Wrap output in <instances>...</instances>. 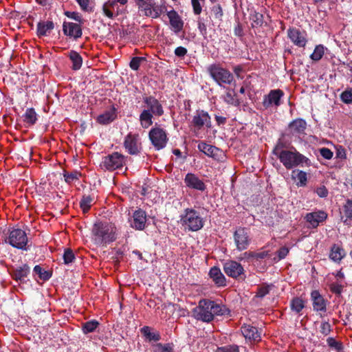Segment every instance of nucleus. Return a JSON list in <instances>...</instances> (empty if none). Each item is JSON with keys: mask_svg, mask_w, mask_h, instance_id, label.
I'll list each match as a JSON object with an SVG mask.
<instances>
[{"mask_svg": "<svg viewBox=\"0 0 352 352\" xmlns=\"http://www.w3.org/2000/svg\"><path fill=\"white\" fill-rule=\"evenodd\" d=\"M287 170L294 168L298 166L309 167L311 165L310 160L302 154L300 153L294 148L292 150L283 148V144L279 141L272 151Z\"/></svg>", "mask_w": 352, "mask_h": 352, "instance_id": "nucleus-1", "label": "nucleus"}, {"mask_svg": "<svg viewBox=\"0 0 352 352\" xmlns=\"http://www.w3.org/2000/svg\"><path fill=\"white\" fill-rule=\"evenodd\" d=\"M143 110L140 114L139 121L143 129H148L153 125L155 117L163 116L164 111L160 100L153 96H143Z\"/></svg>", "mask_w": 352, "mask_h": 352, "instance_id": "nucleus-2", "label": "nucleus"}, {"mask_svg": "<svg viewBox=\"0 0 352 352\" xmlns=\"http://www.w3.org/2000/svg\"><path fill=\"white\" fill-rule=\"evenodd\" d=\"M194 317L199 320L210 322L215 316H223L229 313L225 305L218 304L214 301L202 299L198 306L193 309Z\"/></svg>", "mask_w": 352, "mask_h": 352, "instance_id": "nucleus-3", "label": "nucleus"}, {"mask_svg": "<svg viewBox=\"0 0 352 352\" xmlns=\"http://www.w3.org/2000/svg\"><path fill=\"white\" fill-rule=\"evenodd\" d=\"M116 227L112 222L98 221L91 230L92 240L98 246H106L116 240Z\"/></svg>", "mask_w": 352, "mask_h": 352, "instance_id": "nucleus-4", "label": "nucleus"}, {"mask_svg": "<svg viewBox=\"0 0 352 352\" xmlns=\"http://www.w3.org/2000/svg\"><path fill=\"white\" fill-rule=\"evenodd\" d=\"M141 14L146 17L157 19L166 11L164 3H158L155 0H133Z\"/></svg>", "mask_w": 352, "mask_h": 352, "instance_id": "nucleus-5", "label": "nucleus"}, {"mask_svg": "<svg viewBox=\"0 0 352 352\" xmlns=\"http://www.w3.org/2000/svg\"><path fill=\"white\" fill-rule=\"evenodd\" d=\"M180 223L185 230L196 232L201 230L204 225V219L199 212L192 208H186L180 215Z\"/></svg>", "mask_w": 352, "mask_h": 352, "instance_id": "nucleus-6", "label": "nucleus"}, {"mask_svg": "<svg viewBox=\"0 0 352 352\" xmlns=\"http://www.w3.org/2000/svg\"><path fill=\"white\" fill-rule=\"evenodd\" d=\"M207 71L214 81L221 87L230 85L234 80V75L220 64L210 65L207 67Z\"/></svg>", "mask_w": 352, "mask_h": 352, "instance_id": "nucleus-7", "label": "nucleus"}, {"mask_svg": "<svg viewBox=\"0 0 352 352\" xmlns=\"http://www.w3.org/2000/svg\"><path fill=\"white\" fill-rule=\"evenodd\" d=\"M6 241L14 248L23 250H28V239L25 232L21 229L12 230Z\"/></svg>", "mask_w": 352, "mask_h": 352, "instance_id": "nucleus-8", "label": "nucleus"}, {"mask_svg": "<svg viewBox=\"0 0 352 352\" xmlns=\"http://www.w3.org/2000/svg\"><path fill=\"white\" fill-rule=\"evenodd\" d=\"M124 164V156L118 152L102 157L100 166L102 169L113 171L121 168Z\"/></svg>", "mask_w": 352, "mask_h": 352, "instance_id": "nucleus-9", "label": "nucleus"}, {"mask_svg": "<svg viewBox=\"0 0 352 352\" xmlns=\"http://www.w3.org/2000/svg\"><path fill=\"white\" fill-rule=\"evenodd\" d=\"M190 126L195 133L204 127L210 129L212 126L211 118L208 112L197 110L192 118Z\"/></svg>", "mask_w": 352, "mask_h": 352, "instance_id": "nucleus-10", "label": "nucleus"}, {"mask_svg": "<svg viewBox=\"0 0 352 352\" xmlns=\"http://www.w3.org/2000/svg\"><path fill=\"white\" fill-rule=\"evenodd\" d=\"M148 138L152 145L157 151L164 148L168 140L166 131L160 126L152 128L148 133Z\"/></svg>", "mask_w": 352, "mask_h": 352, "instance_id": "nucleus-11", "label": "nucleus"}, {"mask_svg": "<svg viewBox=\"0 0 352 352\" xmlns=\"http://www.w3.org/2000/svg\"><path fill=\"white\" fill-rule=\"evenodd\" d=\"M285 94L280 89H272L270 92L263 96L262 105L265 109L272 107L277 108L282 104V98Z\"/></svg>", "mask_w": 352, "mask_h": 352, "instance_id": "nucleus-12", "label": "nucleus"}, {"mask_svg": "<svg viewBox=\"0 0 352 352\" xmlns=\"http://www.w3.org/2000/svg\"><path fill=\"white\" fill-rule=\"evenodd\" d=\"M234 241L239 251L246 250L250 244V232L245 228L239 227L233 234Z\"/></svg>", "mask_w": 352, "mask_h": 352, "instance_id": "nucleus-13", "label": "nucleus"}, {"mask_svg": "<svg viewBox=\"0 0 352 352\" xmlns=\"http://www.w3.org/2000/svg\"><path fill=\"white\" fill-rule=\"evenodd\" d=\"M124 147L130 155L139 154L142 149L140 135L138 133H128L124 138Z\"/></svg>", "mask_w": 352, "mask_h": 352, "instance_id": "nucleus-14", "label": "nucleus"}, {"mask_svg": "<svg viewBox=\"0 0 352 352\" xmlns=\"http://www.w3.org/2000/svg\"><path fill=\"white\" fill-rule=\"evenodd\" d=\"M307 122L301 118H297L291 122L287 128V135L291 138L301 139L305 134Z\"/></svg>", "mask_w": 352, "mask_h": 352, "instance_id": "nucleus-15", "label": "nucleus"}, {"mask_svg": "<svg viewBox=\"0 0 352 352\" xmlns=\"http://www.w3.org/2000/svg\"><path fill=\"white\" fill-rule=\"evenodd\" d=\"M327 213L322 210H315L313 212H308L304 219L309 224V228H316L320 223H323L327 219Z\"/></svg>", "mask_w": 352, "mask_h": 352, "instance_id": "nucleus-16", "label": "nucleus"}, {"mask_svg": "<svg viewBox=\"0 0 352 352\" xmlns=\"http://www.w3.org/2000/svg\"><path fill=\"white\" fill-rule=\"evenodd\" d=\"M223 270L227 276L233 278H237L244 274L243 267L235 261H227L223 264Z\"/></svg>", "mask_w": 352, "mask_h": 352, "instance_id": "nucleus-17", "label": "nucleus"}, {"mask_svg": "<svg viewBox=\"0 0 352 352\" xmlns=\"http://www.w3.org/2000/svg\"><path fill=\"white\" fill-rule=\"evenodd\" d=\"M64 34L73 40H78L82 35L81 25L73 22L64 21L63 24Z\"/></svg>", "mask_w": 352, "mask_h": 352, "instance_id": "nucleus-18", "label": "nucleus"}, {"mask_svg": "<svg viewBox=\"0 0 352 352\" xmlns=\"http://www.w3.org/2000/svg\"><path fill=\"white\" fill-rule=\"evenodd\" d=\"M287 36L292 42L299 47L306 45L307 40L305 32H301L296 28H290L287 30Z\"/></svg>", "mask_w": 352, "mask_h": 352, "instance_id": "nucleus-19", "label": "nucleus"}, {"mask_svg": "<svg viewBox=\"0 0 352 352\" xmlns=\"http://www.w3.org/2000/svg\"><path fill=\"white\" fill-rule=\"evenodd\" d=\"M146 222V212L139 209L134 211L132 219L130 221L131 227L137 230H143Z\"/></svg>", "mask_w": 352, "mask_h": 352, "instance_id": "nucleus-20", "label": "nucleus"}, {"mask_svg": "<svg viewBox=\"0 0 352 352\" xmlns=\"http://www.w3.org/2000/svg\"><path fill=\"white\" fill-rule=\"evenodd\" d=\"M184 183L187 187L197 190L204 191L206 189L204 182L194 173H187L184 178Z\"/></svg>", "mask_w": 352, "mask_h": 352, "instance_id": "nucleus-21", "label": "nucleus"}, {"mask_svg": "<svg viewBox=\"0 0 352 352\" xmlns=\"http://www.w3.org/2000/svg\"><path fill=\"white\" fill-rule=\"evenodd\" d=\"M172 30L177 34L183 29L184 22L175 10L167 12Z\"/></svg>", "mask_w": 352, "mask_h": 352, "instance_id": "nucleus-22", "label": "nucleus"}, {"mask_svg": "<svg viewBox=\"0 0 352 352\" xmlns=\"http://www.w3.org/2000/svg\"><path fill=\"white\" fill-rule=\"evenodd\" d=\"M313 309L316 311H326L327 301L318 290H314L311 293Z\"/></svg>", "mask_w": 352, "mask_h": 352, "instance_id": "nucleus-23", "label": "nucleus"}, {"mask_svg": "<svg viewBox=\"0 0 352 352\" xmlns=\"http://www.w3.org/2000/svg\"><path fill=\"white\" fill-rule=\"evenodd\" d=\"M10 273L16 281L24 282L30 273V267L27 264H23L12 267Z\"/></svg>", "mask_w": 352, "mask_h": 352, "instance_id": "nucleus-24", "label": "nucleus"}, {"mask_svg": "<svg viewBox=\"0 0 352 352\" xmlns=\"http://www.w3.org/2000/svg\"><path fill=\"white\" fill-rule=\"evenodd\" d=\"M241 331L245 339L255 342L261 340V334L255 327L250 324H243L241 327Z\"/></svg>", "mask_w": 352, "mask_h": 352, "instance_id": "nucleus-25", "label": "nucleus"}, {"mask_svg": "<svg viewBox=\"0 0 352 352\" xmlns=\"http://www.w3.org/2000/svg\"><path fill=\"white\" fill-rule=\"evenodd\" d=\"M198 149L208 157L217 159L221 150L212 145L208 144L205 142H201L197 145Z\"/></svg>", "mask_w": 352, "mask_h": 352, "instance_id": "nucleus-26", "label": "nucleus"}, {"mask_svg": "<svg viewBox=\"0 0 352 352\" xmlns=\"http://www.w3.org/2000/svg\"><path fill=\"white\" fill-rule=\"evenodd\" d=\"M209 276L218 287H223L226 285V279L221 272V270L217 267H212L209 271Z\"/></svg>", "mask_w": 352, "mask_h": 352, "instance_id": "nucleus-27", "label": "nucleus"}, {"mask_svg": "<svg viewBox=\"0 0 352 352\" xmlns=\"http://www.w3.org/2000/svg\"><path fill=\"white\" fill-rule=\"evenodd\" d=\"M118 3L114 0H108L104 3L102 10L105 16L109 19H113L119 13Z\"/></svg>", "mask_w": 352, "mask_h": 352, "instance_id": "nucleus-28", "label": "nucleus"}, {"mask_svg": "<svg viewBox=\"0 0 352 352\" xmlns=\"http://www.w3.org/2000/svg\"><path fill=\"white\" fill-rule=\"evenodd\" d=\"M117 117L116 109L113 106L97 117V122L100 124H108L116 120Z\"/></svg>", "mask_w": 352, "mask_h": 352, "instance_id": "nucleus-29", "label": "nucleus"}, {"mask_svg": "<svg viewBox=\"0 0 352 352\" xmlns=\"http://www.w3.org/2000/svg\"><path fill=\"white\" fill-rule=\"evenodd\" d=\"M54 28V24L52 21H40L37 24V35L38 37L45 36L50 34Z\"/></svg>", "mask_w": 352, "mask_h": 352, "instance_id": "nucleus-30", "label": "nucleus"}, {"mask_svg": "<svg viewBox=\"0 0 352 352\" xmlns=\"http://www.w3.org/2000/svg\"><path fill=\"white\" fill-rule=\"evenodd\" d=\"M345 251L342 247L338 244H333L331 248L329 258L336 263H340L345 256Z\"/></svg>", "mask_w": 352, "mask_h": 352, "instance_id": "nucleus-31", "label": "nucleus"}, {"mask_svg": "<svg viewBox=\"0 0 352 352\" xmlns=\"http://www.w3.org/2000/svg\"><path fill=\"white\" fill-rule=\"evenodd\" d=\"M292 179L296 182V185L300 187H304L307 183V174L306 172L294 169L292 171Z\"/></svg>", "mask_w": 352, "mask_h": 352, "instance_id": "nucleus-32", "label": "nucleus"}, {"mask_svg": "<svg viewBox=\"0 0 352 352\" xmlns=\"http://www.w3.org/2000/svg\"><path fill=\"white\" fill-rule=\"evenodd\" d=\"M68 57L72 61L73 70H78L81 68L82 65V58L80 54L74 50H71L68 54Z\"/></svg>", "mask_w": 352, "mask_h": 352, "instance_id": "nucleus-33", "label": "nucleus"}, {"mask_svg": "<svg viewBox=\"0 0 352 352\" xmlns=\"http://www.w3.org/2000/svg\"><path fill=\"white\" fill-rule=\"evenodd\" d=\"M142 335L146 338L148 341H155L157 342L161 339V336L157 331H153L152 329L150 327L144 326L140 329Z\"/></svg>", "mask_w": 352, "mask_h": 352, "instance_id": "nucleus-34", "label": "nucleus"}, {"mask_svg": "<svg viewBox=\"0 0 352 352\" xmlns=\"http://www.w3.org/2000/svg\"><path fill=\"white\" fill-rule=\"evenodd\" d=\"M250 20L252 21V27L258 28L262 26L264 22V16L263 14L252 10L250 14Z\"/></svg>", "mask_w": 352, "mask_h": 352, "instance_id": "nucleus-35", "label": "nucleus"}, {"mask_svg": "<svg viewBox=\"0 0 352 352\" xmlns=\"http://www.w3.org/2000/svg\"><path fill=\"white\" fill-rule=\"evenodd\" d=\"M23 122L28 125H33L37 120V114L33 108H28L23 116Z\"/></svg>", "mask_w": 352, "mask_h": 352, "instance_id": "nucleus-36", "label": "nucleus"}, {"mask_svg": "<svg viewBox=\"0 0 352 352\" xmlns=\"http://www.w3.org/2000/svg\"><path fill=\"white\" fill-rule=\"evenodd\" d=\"M81 176V173L78 170H73L71 172L64 171L63 173L65 182L68 184H71L78 181Z\"/></svg>", "mask_w": 352, "mask_h": 352, "instance_id": "nucleus-37", "label": "nucleus"}, {"mask_svg": "<svg viewBox=\"0 0 352 352\" xmlns=\"http://www.w3.org/2000/svg\"><path fill=\"white\" fill-rule=\"evenodd\" d=\"M99 322L96 320H91L82 323V331L85 334L92 333L98 327Z\"/></svg>", "mask_w": 352, "mask_h": 352, "instance_id": "nucleus-38", "label": "nucleus"}, {"mask_svg": "<svg viewBox=\"0 0 352 352\" xmlns=\"http://www.w3.org/2000/svg\"><path fill=\"white\" fill-rule=\"evenodd\" d=\"M93 204L94 198L89 195H84L80 201V206L83 213H87Z\"/></svg>", "mask_w": 352, "mask_h": 352, "instance_id": "nucleus-39", "label": "nucleus"}, {"mask_svg": "<svg viewBox=\"0 0 352 352\" xmlns=\"http://www.w3.org/2000/svg\"><path fill=\"white\" fill-rule=\"evenodd\" d=\"M224 101L230 104L238 105L239 102L236 98V94L234 89H227L223 96Z\"/></svg>", "mask_w": 352, "mask_h": 352, "instance_id": "nucleus-40", "label": "nucleus"}, {"mask_svg": "<svg viewBox=\"0 0 352 352\" xmlns=\"http://www.w3.org/2000/svg\"><path fill=\"white\" fill-rule=\"evenodd\" d=\"M324 47L322 45H318L315 47L313 53L310 55V58L314 61L320 60L324 54Z\"/></svg>", "mask_w": 352, "mask_h": 352, "instance_id": "nucleus-41", "label": "nucleus"}, {"mask_svg": "<svg viewBox=\"0 0 352 352\" xmlns=\"http://www.w3.org/2000/svg\"><path fill=\"white\" fill-rule=\"evenodd\" d=\"M154 352H173V344L171 343H167L163 344L162 343H157L153 345Z\"/></svg>", "mask_w": 352, "mask_h": 352, "instance_id": "nucleus-42", "label": "nucleus"}, {"mask_svg": "<svg viewBox=\"0 0 352 352\" xmlns=\"http://www.w3.org/2000/svg\"><path fill=\"white\" fill-rule=\"evenodd\" d=\"M34 272L38 275L41 279L43 280H47L52 276L51 272L43 270L40 265H36L34 267Z\"/></svg>", "mask_w": 352, "mask_h": 352, "instance_id": "nucleus-43", "label": "nucleus"}, {"mask_svg": "<svg viewBox=\"0 0 352 352\" xmlns=\"http://www.w3.org/2000/svg\"><path fill=\"white\" fill-rule=\"evenodd\" d=\"M344 213L346 217V220L344 221V223H346L347 220H352V198L348 199L346 201L345 204L343 206Z\"/></svg>", "mask_w": 352, "mask_h": 352, "instance_id": "nucleus-44", "label": "nucleus"}, {"mask_svg": "<svg viewBox=\"0 0 352 352\" xmlns=\"http://www.w3.org/2000/svg\"><path fill=\"white\" fill-rule=\"evenodd\" d=\"M304 307V301L300 298H295L291 302V308L296 313L301 311Z\"/></svg>", "mask_w": 352, "mask_h": 352, "instance_id": "nucleus-45", "label": "nucleus"}, {"mask_svg": "<svg viewBox=\"0 0 352 352\" xmlns=\"http://www.w3.org/2000/svg\"><path fill=\"white\" fill-rule=\"evenodd\" d=\"M340 100L346 104H352V88H346L341 94Z\"/></svg>", "mask_w": 352, "mask_h": 352, "instance_id": "nucleus-46", "label": "nucleus"}, {"mask_svg": "<svg viewBox=\"0 0 352 352\" xmlns=\"http://www.w3.org/2000/svg\"><path fill=\"white\" fill-rule=\"evenodd\" d=\"M145 58L144 57H133L130 61L129 66L133 70L137 71L138 70L141 63L143 62Z\"/></svg>", "mask_w": 352, "mask_h": 352, "instance_id": "nucleus-47", "label": "nucleus"}, {"mask_svg": "<svg viewBox=\"0 0 352 352\" xmlns=\"http://www.w3.org/2000/svg\"><path fill=\"white\" fill-rule=\"evenodd\" d=\"M75 259V256L74 252L70 249H66L65 250L64 254H63V260L64 263L66 265H68L74 261Z\"/></svg>", "mask_w": 352, "mask_h": 352, "instance_id": "nucleus-48", "label": "nucleus"}, {"mask_svg": "<svg viewBox=\"0 0 352 352\" xmlns=\"http://www.w3.org/2000/svg\"><path fill=\"white\" fill-rule=\"evenodd\" d=\"M212 12L214 14L215 19L219 21H222V17L223 15V9L219 4H217L212 6Z\"/></svg>", "mask_w": 352, "mask_h": 352, "instance_id": "nucleus-49", "label": "nucleus"}, {"mask_svg": "<svg viewBox=\"0 0 352 352\" xmlns=\"http://www.w3.org/2000/svg\"><path fill=\"white\" fill-rule=\"evenodd\" d=\"M271 286L270 285H263L257 289L256 297L263 298L270 293Z\"/></svg>", "mask_w": 352, "mask_h": 352, "instance_id": "nucleus-50", "label": "nucleus"}, {"mask_svg": "<svg viewBox=\"0 0 352 352\" xmlns=\"http://www.w3.org/2000/svg\"><path fill=\"white\" fill-rule=\"evenodd\" d=\"M215 352H239V347L236 345H228L219 347Z\"/></svg>", "mask_w": 352, "mask_h": 352, "instance_id": "nucleus-51", "label": "nucleus"}, {"mask_svg": "<svg viewBox=\"0 0 352 352\" xmlns=\"http://www.w3.org/2000/svg\"><path fill=\"white\" fill-rule=\"evenodd\" d=\"M331 331V327L329 322L323 321L320 324V333L324 336H327Z\"/></svg>", "mask_w": 352, "mask_h": 352, "instance_id": "nucleus-52", "label": "nucleus"}, {"mask_svg": "<svg viewBox=\"0 0 352 352\" xmlns=\"http://www.w3.org/2000/svg\"><path fill=\"white\" fill-rule=\"evenodd\" d=\"M319 153L320 155L326 160H331L333 155V152L329 148L326 147L320 148Z\"/></svg>", "mask_w": 352, "mask_h": 352, "instance_id": "nucleus-53", "label": "nucleus"}, {"mask_svg": "<svg viewBox=\"0 0 352 352\" xmlns=\"http://www.w3.org/2000/svg\"><path fill=\"white\" fill-rule=\"evenodd\" d=\"M330 290L336 294H340L342 292L343 286L339 283H332L329 286Z\"/></svg>", "mask_w": 352, "mask_h": 352, "instance_id": "nucleus-54", "label": "nucleus"}, {"mask_svg": "<svg viewBox=\"0 0 352 352\" xmlns=\"http://www.w3.org/2000/svg\"><path fill=\"white\" fill-rule=\"evenodd\" d=\"M187 49L182 46L177 47L174 51L175 55L181 58H183L187 54Z\"/></svg>", "mask_w": 352, "mask_h": 352, "instance_id": "nucleus-55", "label": "nucleus"}, {"mask_svg": "<svg viewBox=\"0 0 352 352\" xmlns=\"http://www.w3.org/2000/svg\"><path fill=\"white\" fill-rule=\"evenodd\" d=\"M191 3L192 6L194 14L196 15L200 14V13L201 12L202 8L199 3V1L191 0Z\"/></svg>", "mask_w": 352, "mask_h": 352, "instance_id": "nucleus-56", "label": "nucleus"}, {"mask_svg": "<svg viewBox=\"0 0 352 352\" xmlns=\"http://www.w3.org/2000/svg\"><path fill=\"white\" fill-rule=\"evenodd\" d=\"M315 192L322 198L326 197L328 195V190L324 186H321L315 190Z\"/></svg>", "mask_w": 352, "mask_h": 352, "instance_id": "nucleus-57", "label": "nucleus"}, {"mask_svg": "<svg viewBox=\"0 0 352 352\" xmlns=\"http://www.w3.org/2000/svg\"><path fill=\"white\" fill-rule=\"evenodd\" d=\"M289 253V248L287 247H282L277 251L278 260L285 258Z\"/></svg>", "mask_w": 352, "mask_h": 352, "instance_id": "nucleus-58", "label": "nucleus"}, {"mask_svg": "<svg viewBox=\"0 0 352 352\" xmlns=\"http://www.w3.org/2000/svg\"><path fill=\"white\" fill-rule=\"evenodd\" d=\"M198 29L201 34V35L205 36L207 34V28L204 22H202L200 19L198 20L197 23Z\"/></svg>", "mask_w": 352, "mask_h": 352, "instance_id": "nucleus-59", "label": "nucleus"}, {"mask_svg": "<svg viewBox=\"0 0 352 352\" xmlns=\"http://www.w3.org/2000/svg\"><path fill=\"white\" fill-rule=\"evenodd\" d=\"M336 157L341 159L346 158L345 150L342 146L336 148Z\"/></svg>", "mask_w": 352, "mask_h": 352, "instance_id": "nucleus-60", "label": "nucleus"}, {"mask_svg": "<svg viewBox=\"0 0 352 352\" xmlns=\"http://www.w3.org/2000/svg\"><path fill=\"white\" fill-rule=\"evenodd\" d=\"M269 255V253L267 251H263L259 252H254V258H256V260H261L265 258H266Z\"/></svg>", "mask_w": 352, "mask_h": 352, "instance_id": "nucleus-61", "label": "nucleus"}, {"mask_svg": "<svg viewBox=\"0 0 352 352\" xmlns=\"http://www.w3.org/2000/svg\"><path fill=\"white\" fill-rule=\"evenodd\" d=\"M327 343L328 344L331 346L334 347L336 349H339L340 344L335 339L333 338H329L327 339Z\"/></svg>", "mask_w": 352, "mask_h": 352, "instance_id": "nucleus-62", "label": "nucleus"}, {"mask_svg": "<svg viewBox=\"0 0 352 352\" xmlns=\"http://www.w3.org/2000/svg\"><path fill=\"white\" fill-rule=\"evenodd\" d=\"M82 10H87L89 6V0H76Z\"/></svg>", "mask_w": 352, "mask_h": 352, "instance_id": "nucleus-63", "label": "nucleus"}, {"mask_svg": "<svg viewBox=\"0 0 352 352\" xmlns=\"http://www.w3.org/2000/svg\"><path fill=\"white\" fill-rule=\"evenodd\" d=\"M234 34L237 36H243V28L242 26L238 23L234 30Z\"/></svg>", "mask_w": 352, "mask_h": 352, "instance_id": "nucleus-64", "label": "nucleus"}]
</instances>
